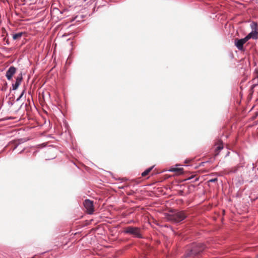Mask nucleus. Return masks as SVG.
I'll return each mask as SVG.
<instances>
[{
  "mask_svg": "<svg viewBox=\"0 0 258 258\" xmlns=\"http://www.w3.org/2000/svg\"><path fill=\"white\" fill-rule=\"evenodd\" d=\"M204 249V246L201 244H196L191 249V254H197Z\"/></svg>",
  "mask_w": 258,
  "mask_h": 258,
  "instance_id": "5",
  "label": "nucleus"
},
{
  "mask_svg": "<svg viewBox=\"0 0 258 258\" xmlns=\"http://www.w3.org/2000/svg\"><path fill=\"white\" fill-rule=\"evenodd\" d=\"M250 27H251V28L252 29V30H256V28H257V24L256 23L253 22L250 24Z\"/></svg>",
  "mask_w": 258,
  "mask_h": 258,
  "instance_id": "11",
  "label": "nucleus"
},
{
  "mask_svg": "<svg viewBox=\"0 0 258 258\" xmlns=\"http://www.w3.org/2000/svg\"><path fill=\"white\" fill-rule=\"evenodd\" d=\"M24 93H25V90H23V92L21 93V95H20V96L17 99V100H16L17 101H18L21 99V98L23 96Z\"/></svg>",
  "mask_w": 258,
  "mask_h": 258,
  "instance_id": "14",
  "label": "nucleus"
},
{
  "mask_svg": "<svg viewBox=\"0 0 258 258\" xmlns=\"http://www.w3.org/2000/svg\"><path fill=\"white\" fill-rule=\"evenodd\" d=\"M217 180V179L216 178H213V179H210L209 180V182H214L216 181Z\"/></svg>",
  "mask_w": 258,
  "mask_h": 258,
  "instance_id": "15",
  "label": "nucleus"
},
{
  "mask_svg": "<svg viewBox=\"0 0 258 258\" xmlns=\"http://www.w3.org/2000/svg\"><path fill=\"white\" fill-rule=\"evenodd\" d=\"M245 37L247 41L250 39H256L257 38V32L256 30H252V31Z\"/></svg>",
  "mask_w": 258,
  "mask_h": 258,
  "instance_id": "7",
  "label": "nucleus"
},
{
  "mask_svg": "<svg viewBox=\"0 0 258 258\" xmlns=\"http://www.w3.org/2000/svg\"><path fill=\"white\" fill-rule=\"evenodd\" d=\"M20 85V83L16 81L15 83L13 84L12 85L13 90H15L17 89Z\"/></svg>",
  "mask_w": 258,
  "mask_h": 258,
  "instance_id": "12",
  "label": "nucleus"
},
{
  "mask_svg": "<svg viewBox=\"0 0 258 258\" xmlns=\"http://www.w3.org/2000/svg\"><path fill=\"white\" fill-rule=\"evenodd\" d=\"M223 149V147L222 146H219L218 147H217V149L218 150H221V149Z\"/></svg>",
  "mask_w": 258,
  "mask_h": 258,
  "instance_id": "16",
  "label": "nucleus"
},
{
  "mask_svg": "<svg viewBox=\"0 0 258 258\" xmlns=\"http://www.w3.org/2000/svg\"><path fill=\"white\" fill-rule=\"evenodd\" d=\"M23 32H19L16 34H13V39L14 40H17L20 39L23 35Z\"/></svg>",
  "mask_w": 258,
  "mask_h": 258,
  "instance_id": "9",
  "label": "nucleus"
},
{
  "mask_svg": "<svg viewBox=\"0 0 258 258\" xmlns=\"http://www.w3.org/2000/svg\"><path fill=\"white\" fill-rule=\"evenodd\" d=\"M124 232L133 235L136 237L141 238L142 237L140 230L137 227L132 226L127 227L124 229Z\"/></svg>",
  "mask_w": 258,
  "mask_h": 258,
  "instance_id": "2",
  "label": "nucleus"
},
{
  "mask_svg": "<svg viewBox=\"0 0 258 258\" xmlns=\"http://www.w3.org/2000/svg\"><path fill=\"white\" fill-rule=\"evenodd\" d=\"M16 72V69L13 66L9 68L6 72V76L8 80H11L12 79L13 75Z\"/></svg>",
  "mask_w": 258,
  "mask_h": 258,
  "instance_id": "6",
  "label": "nucleus"
},
{
  "mask_svg": "<svg viewBox=\"0 0 258 258\" xmlns=\"http://www.w3.org/2000/svg\"><path fill=\"white\" fill-rule=\"evenodd\" d=\"M186 216L184 212L182 211H175L172 212L167 216L168 220L174 222H179L186 218Z\"/></svg>",
  "mask_w": 258,
  "mask_h": 258,
  "instance_id": "1",
  "label": "nucleus"
},
{
  "mask_svg": "<svg viewBox=\"0 0 258 258\" xmlns=\"http://www.w3.org/2000/svg\"><path fill=\"white\" fill-rule=\"evenodd\" d=\"M84 206L89 214H92L94 211L93 202L89 200H86L84 202Z\"/></svg>",
  "mask_w": 258,
  "mask_h": 258,
  "instance_id": "4",
  "label": "nucleus"
},
{
  "mask_svg": "<svg viewBox=\"0 0 258 258\" xmlns=\"http://www.w3.org/2000/svg\"><path fill=\"white\" fill-rule=\"evenodd\" d=\"M22 80V75H20L19 76H17V77L16 78V81L17 82H19V83L21 84Z\"/></svg>",
  "mask_w": 258,
  "mask_h": 258,
  "instance_id": "13",
  "label": "nucleus"
},
{
  "mask_svg": "<svg viewBox=\"0 0 258 258\" xmlns=\"http://www.w3.org/2000/svg\"><path fill=\"white\" fill-rule=\"evenodd\" d=\"M153 166L150 167V168H148L147 169H146L145 171H144L142 173V176H145L149 174V173L151 171V170L153 169Z\"/></svg>",
  "mask_w": 258,
  "mask_h": 258,
  "instance_id": "10",
  "label": "nucleus"
},
{
  "mask_svg": "<svg viewBox=\"0 0 258 258\" xmlns=\"http://www.w3.org/2000/svg\"><path fill=\"white\" fill-rule=\"evenodd\" d=\"M247 41L245 37L242 39H236L234 41V44L239 50H243V45Z\"/></svg>",
  "mask_w": 258,
  "mask_h": 258,
  "instance_id": "3",
  "label": "nucleus"
},
{
  "mask_svg": "<svg viewBox=\"0 0 258 258\" xmlns=\"http://www.w3.org/2000/svg\"><path fill=\"white\" fill-rule=\"evenodd\" d=\"M178 165H176L175 167H172L169 169V171L170 172H176L179 174H181L183 172V169L182 168H178L177 166Z\"/></svg>",
  "mask_w": 258,
  "mask_h": 258,
  "instance_id": "8",
  "label": "nucleus"
}]
</instances>
